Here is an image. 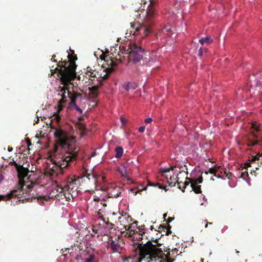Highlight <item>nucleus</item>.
I'll list each match as a JSON object with an SVG mask.
<instances>
[{"label":"nucleus","mask_w":262,"mask_h":262,"mask_svg":"<svg viewBox=\"0 0 262 262\" xmlns=\"http://www.w3.org/2000/svg\"><path fill=\"white\" fill-rule=\"evenodd\" d=\"M54 136L57 139L59 145L64 149L62 152L57 153L58 146L55 145L51 161L59 171L62 172L63 168L70 166L76 161L80 149L74 143L75 138L69 136L67 132L61 128H55Z\"/></svg>","instance_id":"1"},{"label":"nucleus","mask_w":262,"mask_h":262,"mask_svg":"<svg viewBox=\"0 0 262 262\" xmlns=\"http://www.w3.org/2000/svg\"><path fill=\"white\" fill-rule=\"evenodd\" d=\"M157 239L151 238L145 243L137 245L136 252L139 254L138 262H173L174 259L170 257V254H165L159 247Z\"/></svg>","instance_id":"2"},{"label":"nucleus","mask_w":262,"mask_h":262,"mask_svg":"<svg viewBox=\"0 0 262 262\" xmlns=\"http://www.w3.org/2000/svg\"><path fill=\"white\" fill-rule=\"evenodd\" d=\"M68 57L69 58V61L62 62V64H58L54 70H51V75L57 72L58 76H60V81L63 86H59L57 91L60 94L66 93V91H70L69 86L73 85L71 81L75 79L76 76L75 60L77 59V57L75 56L72 59L70 55Z\"/></svg>","instance_id":"3"},{"label":"nucleus","mask_w":262,"mask_h":262,"mask_svg":"<svg viewBox=\"0 0 262 262\" xmlns=\"http://www.w3.org/2000/svg\"><path fill=\"white\" fill-rule=\"evenodd\" d=\"M149 2L146 16L141 23H131V28L134 31L133 35H137L140 34L142 38L145 37L152 31V26L155 24L156 12L155 6L156 1L155 0H145L144 4Z\"/></svg>","instance_id":"4"},{"label":"nucleus","mask_w":262,"mask_h":262,"mask_svg":"<svg viewBox=\"0 0 262 262\" xmlns=\"http://www.w3.org/2000/svg\"><path fill=\"white\" fill-rule=\"evenodd\" d=\"M124 54L128 55L129 62H132L134 64H141V61L143 62L142 64H144L148 61L147 58L144 56L147 55L144 49L135 43L129 42L128 45L120 46L118 56L115 58L116 60L121 62V55Z\"/></svg>","instance_id":"5"},{"label":"nucleus","mask_w":262,"mask_h":262,"mask_svg":"<svg viewBox=\"0 0 262 262\" xmlns=\"http://www.w3.org/2000/svg\"><path fill=\"white\" fill-rule=\"evenodd\" d=\"M28 170L21 166L20 169L18 170L19 183L17 188L11 191L10 193L6 195H0V201H7L14 197H16L18 201H20L23 198L22 195L31 191L35 183L31 182L30 184L26 185L24 180V178L28 175Z\"/></svg>","instance_id":"6"},{"label":"nucleus","mask_w":262,"mask_h":262,"mask_svg":"<svg viewBox=\"0 0 262 262\" xmlns=\"http://www.w3.org/2000/svg\"><path fill=\"white\" fill-rule=\"evenodd\" d=\"M79 180L78 178L73 177L69 178L63 186L64 189V197L67 199L70 200V198H74L77 196L79 186H80Z\"/></svg>","instance_id":"7"},{"label":"nucleus","mask_w":262,"mask_h":262,"mask_svg":"<svg viewBox=\"0 0 262 262\" xmlns=\"http://www.w3.org/2000/svg\"><path fill=\"white\" fill-rule=\"evenodd\" d=\"M102 56L103 58H102V59L105 62V64H103V68H104L103 72L104 73L100 74L99 75L103 80H106L110 74L114 71V68L117 66V63L112 58V57L108 55L104 56L102 55Z\"/></svg>","instance_id":"8"},{"label":"nucleus","mask_w":262,"mask_h":262,"mask_svg":"<svg viewBox=\"0 0 262 262\" xmlns=\"http://www.w3.org/2000/svg\"><path fill=\"white\" fill-rule=\"evenodd\" d=\"M78 179L80 180V185L86 186L90 188L96 187L97 182L96 177L94 174L89 173L88 170L85 171L82 176L78 177Z\"/></svg>","instance_id":"9"},{"label":"nucleus","mask_w":262,"mask_h":262,"mask_svg":"<svg viewBox=\"0 0 262 262\" xmlns=\"http://www.w3.org/2000/svg\"><path fill=\"white\" fill-rule=\"evenodd\" d=\"M174 168V167L173 166H171L170 167L162 168L160 170V172L161 173L163 177H167L166 176V173L170 172V171L173 170ZM166 179L167 180V183L169 186H174L176 183H177L178 185V188L181 189V183H182V182L179 181V178L178 177H174V176H170L169 179H168L167 178H166Z\"/></svg>","instance_id":"10"},{"label":"nucleus","mask_w":262,"mask_h":262,"mask_svg":"<svg viewBox=\"0 0 262 262\" xmlns=\"http://www.w3.org/2000/svg\"><path fill=\"white\" fill-rule=\"evenodd\" d=\"M262 157V155H256L254 156H252V158L249 160V162H247L245 163L244 168L247 169L249 167H252V164L253 165V167L256 169H258V168L256 166L255 164L257 163L259 164H262V159H260V158Z\"/></svg>","instance_id":"11"},{"label":"nucleus","mask_w":262,"mask_h":262,"mask_svg":"<svg viewBox=\"0 0 262 262\" xmlns=\"http://www.w3.org/2000/svg\"><path fill=\"white\" fill-rule=\"evenodd\" d=\"M261 140V137L253 132L247 139V145L249 146H254L258 144Z\"/></svg>","instance_id":"12"},{"label":"nucleus","mask_w":262,"mask_h":262,"mask_svg":"<svg viewBox=\"0 0 262 262\" xmlns=\"http://www.w3.org/2000/svg\"><path fill=\"white\" fill-rule=\"evenodd\" d=\"M120 247V245L118 241L113 240L112 237L108 238L107 248H108L110 247L112 250L113 252L117 251Z\"/></svg>","instance_id":"13"},{"label":"nucleus","mask_w":262,"mask_h":262,"mask_svg":"<svg viewBox=\"0 0 262 262\" xmlns=\"http://www.w3.org/2000/svg\"><path fill=\"white\" fill-rule=\"evenodd\" d=\"M60 193H63V195L64 196V188L63 186H60L57 185L55 187H53L50 193V195H51V198H57Z\"/></svg>","instance_id":"14"},{"label":"nucleus","mask_w":262,"mask_h":262,"mask_svg":"<svg viewBox=\"0 0 262 262\" xmlns=\"http://www.w3.org/2000/svg\"><path fill=\"white\" fill-rule=\"evenodd\" d=\"M99 86L98 85H94L88 88L89 91V97L90 99H94L97 98L99 95L98 91Z\"/></svg>","instance_id":"15"},{"label":"nucleus","mask_w":262,"mask_h":262,"mask_svg":"<svg viewBox=\"0 0 262 262\" xmlns=\"http://www.w3.org/2000/svg\"><path fill=\"white\" fill-rule=\"evenodd\" d=\"M121 188L119 187H116L110 189L107 194L108 198H116L118 197L121 194Z\"/></svg>","instance_id":"16"},{"label":"nucleus","mask_w":262,"mask_h":262,"mask_svg":"<svg viewBox=\"0 0 262 262\" xmlns=\"http://www.w3.org/2000/svg\"><path fill=\"white\" fill-rule=\"evenodd\" d=\"M68 97L71 99V103H70V106H72L76 104V98L78 97H80L81 94L77 93H74L72 94L71 92L68 91Z\"/></svg>","instance_id":"17"},{"label":"nucleus","mask_w":262,"mask_h":262,"mask_svg":"<svg viewBox=\"0 0 262 262\" xmlns=\"http://www.w3.org/2000/svg\"><path fill=\"white\" fill-rule=\"evenodd\" d=\"M254 82H255L256 86H262V72L257 73L255 75V79L254 80Z\"/></svg>","instance_id":"18"},{"label":"nucleus","mask_w":262,"mask_h":262,"mask_svg":"<svg viewBox=\"0 0 262 262\" xmlns=\"http://www.w3.org/2000/svg\"><path fill=\"white\" fill-rule=\"evenodd\" d=\"M86 74L87 76L90 77H97V75L98 76V72H96L95 70H92L90 67L86 68Z\"/></svg>","instance_id":"19"},{"label":"nucleus","mask_w":262,"mask_h":262,"mask_svg":"<svg viewBox=\"0 0 262 262\" xmlns=\"http://www.w3.org/2000/svg\"><path fill=\"white\" fill-rule=\"evenodd\" d=\"M124 228L126 231H127V234H128V236L132 237L134 235L136 234V233H138V230L136 231L134 229H132V225H125L124 226Z\"/></svg>","instance_id":"20"},{"label":"nucleus","mask_w":262,"mask_h":262,"mask_svg":"<svg viewBox=\"0 0 262 262\" xmlns=\"http://www.w3.org/2000/svg\"><path fill=\"white\" fill-rule=\"evenodd\" d=\"M213 42V39L211 36H207L202 38L199 40V42L203 46L204 44L209 45Z\"/></svg>","instance_id":"21"},{"label":"nucleus","mask_w":262,"mask_h":262,"mask_svg":"<svg viewBox=\"0 0 262 262\" xmlns=\"http://www.w3.org/2000/svg\"><path fill=\"white\" fill-rule=\"evenodd\" d=\"M144 226H140L138 228V233L136 235H138V236H134V238H136V239H138L139 241H140L143 239L142 236L143 234L144 233V231L143 230H144Z\"/></svg>","instance_id":"22"},{"label":"nucleus","mask_w":262,"mask_h":262,"mask_svg":"<svg viewBox=\"0 0 262 262\" xmlns=\"http://www.w3.org/2000/svg\"><path fill=\"white\" fill-rule=\"evenodd\" d=\"M127 165V164L122 165L120 167H119L118 169V171L123 177H126L127 175V169H126Z\"/></svg>","instance_id":"23"},{"label":"nucleus","mask_w":262,"mask_h":262,"mask_svg":"<svg viewBox=\"0 0 262 262\" xmlns=\"http://www.w3.org/2000/svg\"><path fill=\"white\" fill-rule=\"evenodd\" d=\"M122 87L123 89H125L126 91H128L130 89H135L136 88V86L135 83L127 82L124 83L122 85Z\"/></svg>","instance_id":"24"},{"label":"nucleus","mask_w":262,"mask_h":262,"mask_svg":"<svg viewBox=\"0 0 262 262\" xmlns=\"http://www.w3.org/2000/svg\"><path fill=\"white\" fill-rule=\"evenodd\" d=\"M116 152V155L115 157L117 158H120L122 157L123 152V149L121 146H117L116 147L115 150Z\"/></svg>","instance_id":"25"},{"label":"nucleus","mask_w":262,"mask_h":262,"mask_svg":"<svg viewBox=\"0 0 262 262\" xmlns=\"http://www.w3.org/2000/svg\"><path fill=\"white\" fill-rule=\"evenodd\" d=\"M186 180H188V181H185V182L183 183L182 182V183H181V190L182 192H184V189L186 188V187L188 186L189 185L190 183L191 184V182H192V179H190V178H186Z\"/></svg>","instance_id":"26"},{"label":"nucleus","mask_w":262,"mask_h":262,"mask_svg":"<svg viewBox=\"0 0 262 262\" xmlns=\"http://www.w3.org/2000/svg\"><path fill=\"white\" fill-rule=\"evenodd\" d=\"M220 168V166L217 167L216 166L210 168L209 169L208 171L205 172L206 174H208V173L213 174L214 176H216V173L218 171V170Z\"/></svg>","instance_id":"27"},{"label":"nucleus","mask_w":262,"mask_h":262,"mask_svg":"<svg viewBox=\"0 0 262 262\" xmlns=\"http://www.w3.org/2000/svg\"><path fill=\"white\" fill-rule=\"evenodd\" d=\"M192 188V190L195 193H201L202 192L201 185H195L194 186L190 185Z\"/></svg>","instance_id":"28"},{"label":"nucleus","mask_w":262,"mask_h":262,"mask_svg":"<svg viewBox=\"0 0 262 262\" xmlns=\"http://www.w3.org/2000/svg\"><path fill=\"white\" fill-rule=\"evenodd\" d=\"M191 185L194 186L195 185H198L199 184L202 183L203 182V178L202 177H200L199 178L195 179V180H192Z\"/></svg>","instance_id":"29"},{"label":"nucleus","mask_w":262,"mask_h":262,"mask_svg":"<svg viewBox=\"0 0 262 262\" xmlns=\"http://www.w3.org/2000/svg\"><path fill=\"white\" fill-rule=\"evenodd\" d=\"M58 95L61 97V99L59 101L60 103H65L67 101V97L66 96V93L63 94L59 93Z\"/></svg>","instance_id":"30"},{"label":"nucleus","mask_w":262,"mask_h":262,"mask_svg":"<svg viewBox=\"0 0 262 262\" xmlns=\"http://www.w3.org/2000/svg\"><path fill=\"white\" fill-rule=\"evenodd\" d=\"M208 51L207 48L201 47L199 50L198 55L200 56H202L204 53H206Z\"/></svg>","instance_id":"31"},{"label":"nucleus","mask_w":262,"mask_h":262,"mask_svg":"<svg viewBox=\"0 0 262 262\" xmlns=\"http://www.w3.org/2000/svg\"><path fill=\"white\" fill-rule=\"evenodd\" d=\"M259 124L257 122H253L252 123V128L256 132H258L260 130Z\"/></svg>","instance_id":"32"},{"label":"nucleus","mask_w":262,"mask_h":262,"mask_svg":"<svg viewBox=\"0 0 262 262\" xmlns=\"http://www.w3.org/2000/svg\"><path fill=\"white\" fill-rule=\"evenodd\" d=\"M95 258L94 254H91L88 258H84L83 262H93Z\"/></svg>","instance_id":"33"},{"label":"nucleus","mask_w":262,"mask_h":262,"mask_svg":"<svg viewBox=\"0 0 262 262\" xmlns=\"http://www.w3.org/2000/svg\"><path fill=\"white\" fill-rule=\"evenodd\" d=\"M171 29L170 27H165L162 29V31L164 33H165V32H171Z\"/></svg>","instance_id":"34"},{"label":"nucleus","mask_w":262,"mask_h":262,"mask_svg":"<svg viewBox=\"0 0 262 262\" xmlns=\"http://www.w3.org/2000/svg\"><path fill=\"white\" fill-rule=\"evenodd\" d=\"M71 107H74L76 111H78L80 114L82 113V110L77 105H74Z\"/></svg>","instance_id":"35"},{"label":"nucleus","mask_w":262,"mask_h":262,"mask_svg":"<svg viewBox=\"0 0 262 262\" xmlns=\"http://www.w3.org/2000/svg\"><path fill=\"white\" fill-rule=\"evenodd\" d=\"M64 103H59V101H58V105H57V110H58V112H60L61 111L62 109H63V104Z\"/></svg>","instance_id":"36"},{"label":"nucleus","mask_w":262,"mask_h":262,"mask_svg":"<svg viewBox=\"0 0 262 262\" xmlns=\"http://www.w3.org/2000/svg\"><path fill=\"white\" fill-rule=\"evenodd\" d=\"M204 222V223H205V228H207L208 225H212V223H211V222H208L206 220H204L203 221Z\"/></svg>","instance_id":"37"},{"label":"nucleus","mask_w":262,"mask_h":262,"mask_svg":"<svg viewBox=\"0 0 262 262\" xmlns=\"http://www.w3.org/2000/svg\"><path fill=\"white\" fill-rule=\"evenodd\" d=\"M152 120L151 118H147L145 119V122L146 123H150L151 122Z\"/></svg>","instance_id":"38"},{"label":"nucleus","mask_w":262,"mask_h":262,"mask_svg":"<svg viewBox=\"0 0 262 262\" xmlns=\"http://www.w3.org/2000/svg\"><path fill=\"white\" fill-rule=\"evenodd\" d=\"M145 126H143L140 127L139 128V132L140 133L144 132L145 130Z\"/></svg>","instance_id":"39"},{"label":"nucleus","mask_w":262,"mask_h":262,"mask_svg":"<svg viewBox=\"0 0 262 262\" xmlns=\"http://www.w3.org/2000/svg\"><path fill=\"white\" fill-rule=\"evenodd\" d=\"M168 229H167V231H166V234L167 235H168V234H170L171 233V232L170 231L171 227L169 225H168Z\"/></svg>","instance_id":"40"},{"label":"nucleus","mask_w":262,"mask_h":262,"mask_svg":"<svg viewBox=\"0 0 262 262\" xmlns=\"http://www.w3.org/2000/svg\"><path fill=\"white\" fill-rule=\"evenodd\" d=\"M93 231L94 232H95V233H98V234L99 233L98 229H96V228L95 227H93Z\"/></svg>","instance_id":"41"},{"label":"nucleus","mask_w":262,"mask_h":262,"mask_svg":"<svg viewBox=\"0 0 262 262\" xmlns=\"http://www.w3.org/2000/svg\"><path fill=\"white\" fill-rule=\"evenodd\" d=\"M55 118L56 119L57 121L59 122L60 120V117L59 115L58 114H56V115H55Z\"/></svg>","instance_id":"42"},{"label":"nucleus","mask_w":262,"mask_h":262,"mask_svg":"<svg viewBox=\"0 0 262 262\" xmlns=\"http://www.w3.org/2000/svg\"><path fill=\"white\" fill-rule=\"evenodd\" d=\"M56 57V55H52V59L51 60L54 61V62H57V61L55 59V58Z\"/></svg>","instance_id":"43"},{"label":"nucleus","mask_w":262,"mask_h":262,"mask_svg":"<svg viewBox=\"0 0 262 262\" xmlns=\"http://www.w3.org/2000/svg\"><path fill=\"white\" fill-rule=\"evenodd\" d=\"M158 185H159V188H162V189H164L165 190V191H166L167 190L166 189V186L165 185H163V186H160L159 184H158Z\"/></svg>","instance_id":"44"},{"label":"nucleus","mask_w":262,"mask_h":262,"mask_svg":"<svg viewBox=\"0 0 262 262\" xmlns=\"http://www.w3.org/2000/svg\"><path fill=\"white\" fill-rule=\"evenodd\" d=\"M94 200L96 202H98L100 200V199L98 196H94Z\"/></svg>","instance_id":"45"},{"label":"nucleus","mask_w":262,"mask_h":262,"mask_svg":"<svg viewBox=\"0 0 262 262\" xmlns=\"http://www.w3.org/2000/svg\"><path fill=\"white\" fill-rule=\"evenodd\" d=\"M80 125L81 129L82 130H84L85 128L84 125L83 124H80Z\"/></svg>","instance_id":"46"},{"label":"nucleus","mask_w":262,"mask_h":262,"mask_svg":"<svg viewBox=\"0 0 262 262\" xmlns=\"http://www.w3.org/2000/svg\"><path fill=\"white\" fill-rule=\"evenodd\" d=\"M27 141V144H28V146H30V145H31V143L29 139H28Z\"/></svg>","instance_id":"47"},{"label":"nucleus","mask_w":262,"mask_h":262,"mask_svg":"<svg viewBox=\"0 0 262 262\" xmlns=\"http://www.w3.org/2000/svg\"><path fill=\"white\" fill-rule=\"evenodd\" d=\"M121 121L123 124L125 122V119L122 117H121Z\"/></svg>","instance_id":"48"},{"label":"nucleus","mask_w":262,"mask_h":262,"mask_svg":"<svg viewBox=\"0 0 262 262\" xmlns=\"http://www.w3.org/2000/svg\"><path fill=\"white\" fill-rule=\"evenodd\" d=\"M3 179V175L0 173V183L2 182V181Z\"/></svg>","instance_id":"49"},{"label":"nucleus","mask_w":262,"mask_h":262,"mask_svg":"<svg viewBox=\"0 0 262 262\" xmlns=\"http://www.w3.org/2000/svg\"><path fill=\"white\" fill-rule=\"evenodd\" d=\"M83 119V116H80V117H78V120L79 121H82Z\"/></svg>","instance_id":"50"},{"label":"nucleus","mask_w":262,"mask_h":262,"mask_svg":"<svg viewBox=\"0 0 262 262\" xmlns=\"http://www.w3.org/2000/svg\"><path fill=\"white\" fill-rule=\"evenodd\" d=\"M172 218H171V217H169V218L168 219V223L172 221Z\"/></svg>","instance_id":"51"},{"label":"nucleus","mask_w":262,"mask_h":262,"mask_svg":"<svg viewBox=\"0 0 262 262\" xmlns=\"http://www.w3.org/2000/svg\"><path fill=\"white\" fill-rule=\"evenodd\" d=\"M12 147H9V148H8V150H9V151H12Z\"/></svg>","instance_id":"52"},{"label":"nucleus","mask_w":262,"mask_h":262,"mask_svg":"<svg viewBox=\"0 0 262 262\" xmlns=\"http://www.w3.org/2000/svg\"><path fill=\"white\" fill-rule=\"evenodd\" d=\"M146 188H144V189H142V190H138V191H137V192H136V193H137L138 192L141 191H142L143 190H146Z\"/></svg>","instance_id":"53"},{"label":"nucleus","mask_w":262,"mask_h":262,"mask_svg":"<svg viewBox=\"0 0 262 262\" xmlns=\"http://www.w3.org/2000/svg\"><path fill=\"white\" fill-rule=\"evenodd\" d=\"M252 172H253L254 173V174L256 176V174H255V172H256L255 170H252L251 171V173H252Z\"/></svg>","instance_id":"54"},{"label":"nucleus","mask_w":262,"mask_h":262,"mask_svg":"<svg viewBox=\"0 0 262 262\" xmlns=\"http://www.w3.org/2000/svg\"><path fill=\"white\" fill-rule=\"evenodd\" d=\"M167 216V214H164V215H163V217L164 218V219H165V217H166Z\"/></svg>","instance_id":"55"},{"label":"nucleus","mask_w":262,"mask_h":262,"mask_svg":"<svg viewBox=\"0 0 262 262\" xmlns=\"http://www.w3.org/2000/svg\"><path fill=\"white\" fill-rule=\"evenodd\" d=\"M245 173H246V174L248 175V172L246 171L243 172V174H244Z\"/></svg>","instance_id":"56"},{"label":"nucleus","mask_w":262,"mask_h":262,"mask_svg":"<svg viewBox=\"0 0 262 262\" xmlns=\"http://www.w3.org/2000/svg\"><path fill=\"white\" fill-rule=\"evenodd\" d=\"M152 229H153V226H150V229H151V230H152Z\"/></svg>","instance_id":"57"},{"label":"nucleus","mask_w":262,"mask_h":262,"mask_svg":"<svg viewBox=\"0 0 262 262\" xmlns=\"http://www.w3.org/2000/svg\"><path fill=\"white\" fill-rule=\"evenodd\" d=\"M15 165L16 166H17V163H15Z\"/></svg>","instance_id":"58"}]
</instances>
